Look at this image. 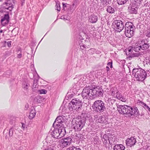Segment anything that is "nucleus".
<instances>
[{
	"label": "nucleus",
	"mask_w": 150,
	"mask_h": 150,
	"mask_svg": "<svg viewBox=\"0 0 150 150\" xmlns=\"http://www.w3.org/2000/svg\"><path fill=\"white\" fill-rule=\"evenodd\" d=\"M9 136H11L13 134V129H11L9 132Z\"/></svg>",
	"instance_id": "nucleus-42"
},
{
	"label": "nucleus",
	"mask_w": 150,
	"mask_h": 150,
	"mask_svg": "<svg viewBox=\"0 0 150 150\" xmlns=\"http://www.w3.org/2000/svg\"><path fill=\"white\" fill-rule=\"evenodd\" d=\"M71 6H72L74 8H75V7H74V6H75L74 4H73L71 5Z\"/></svg>",
	"instance_id": "nucleus-59"
},
{
	"label": "nucleus",
	"mask_w": 150,
	"mask_h": 150,
	"mask_svg": "<svg viewBox=\"0 0 150 150\" xmlns=\"http://www.w3.org/2000/svg\"><path fill=\"white\" fill-rule=\"evenodd\" d=\"M64 116H59L57 117L53 124V127L57 128H60L62 129L64 128L63 123H64Z\"/></svg>",
	"instance_id": "nucleus-8"
},
{
	"label": "nucleus",
	"mask_w": 150,
	"mask_h": 150,
	"mask_svg": "<svg viewBox=\"0 0 150 150\" xmlns=\"http://www.w3.org/2000/svg\"><path fill=\"white\" fill-rule=\"evenodd\" d=\"M81 119L76 118L72 121L73 126L76 131H80L83 128L85 123L86 119L85 117H81Z\"/></svg>",
	"instance_id": "nucleus-3"
},
{
	"label": "nucleus",
	"mask_w": 150,
	"mask_h": 150,
	"mask_svg": "<svg viewBox=\"0 0 150 150\" xmlns=\"http://www.w3.org/2000/svg\"><path fill=\"white\" fill-rule=\"evenodd\" d=\"M116 28L115 30L118 32H120L124 29L125 25L124 23L120 20H115L112 23Z\"/></svg>",
	"instance_id": "nucleus-9"
},
{
	"label": "nucleus",
	"mask_w": 150,
	"mask_h": 150,
	"mask_svg": "<svg viewBox=\"0 0 150 150\" xmlns=\"http://www.w3.org/2000/svg\"><path fill=\"white\" fill-rule=\"evenodd\" d=\"M107 100L109 103H110L112 104H113L115 102V100H113L110 98H108Z\"/></svg>",
	"instance_id": "nucleus-39"
},
{
	"label": "nucleus",
	"mask_w": 150,
	"mask_h": 150,
	"mask_svg": "<svg viewBox=\"0 0 150 150\" xmlns=\"http://www.w3.org/2000/svg\"><path fill=\"white\" fill-rule=\"evenodd\" d=\"M148 60L149 61V65H150V58H148Z\"/></svg>",
	"instance_id": "nucleus-56"
},
{
	"label": "nucleus",
	"mask_w": 150,
	"mask_h": 150,
	"mask_svg": "<svg viewBox=\"0 0 150 150\" xmlns=\"http://www.w3.org/2000/svg\"><path fill=\"white\" fill-rule=\"evenodd\" d=\"M77 150H81L80 148H78Z\"/></svg>",
	"instance_id": "nucleus-62"
},
{
	"label": "nucleus",
	"mask_w": 150,
	"mask_h": 150,
	"mask_svg": "<svg viewBox=\"0 0 150 150\" xmlns=\"http://www.w3.org/2000/svg\"><path fill=\"white\" fill-rule=\"evenodd\" d=\"M132 3H133L134 4H140V3L141 1L140 0H130Z\"/></svg>",
	"instance_id": "nucleus-35"
},
{
	"label": "nucleus",
	"mask_w": 150,
	"mask_h": 150,
	"mask_svg": "<svg viewBox=\"0 0 150 150\" xmlns=\"http://www.w3.org/2000/svg\"><path fill=\"white\" fill-rule=\"evenodd\" d=\"M50 133L51 134L52 136L54 138H60L64 135L65 130L64 128H56L54 130L50 131Z\"/></svg>",
	"instance_id": "nucleus-7"
},
{
	"label": "nucleus",
	"mask_w": 150,
	"mask_h": 150,
	"mask_svg": "<svg viewBox=\"0 0 150 150\" xmlns=\"http://www.w3.org/2000/svg\"><path fill=\"white\" fill-rule=\"evenodd\" d=\"M62 4H63V6H64V7H65L67 8V5H68V4H67L66 3L64 4V3H63Z\"/></svg>",
	"instance_id": "nucleus-51"
},
{
	"label": "nucleus",
	"mask_w": 150,
	"mask_h": 150,
	"mask_svg": "<svg viewBox=\"0 0 150 150\" xmlns=\"http://www.w3.org/2000/svg\"><path fill=\"white\" fill-rule=\"evenodd\" d=\"M133 55L134 57H138L140 55V54L139 52H137L133 53Z\"/></svg>",
	"instance_id": "nucleus-41"
},
{
	"label": "nucleus",
	"mask_w": 150,
	"mask_h": 150,
	"mask_svg": "<svg viewBox=\"0 0 150 150\" xmlns=\"http://www.w3.org/2000/svg\"><path fill=\"white\" fill-rule=\"evenodd\" d=\"M143 107L146 110L148 109L149 107V106H148L146 104H144V105L143 106Z\"/></svg>",
	"instance_id": "nucleus-46"
},
{
	"label": "nucleus",
	"mask_w": 150,
	"mask_h": 150,
	"mask_svg": "<svg viewBox=\"0 0 150 150\" xmlns=\"http://www.w3.org/2000/svg\"><path fill=\"white\" fill-rule=\"evenodd\" d=\"M70 150H77V148L74 146H72L70 147Z\"/></svg>",
	"instance_id": "nucleus-44"
},
{
	"label": "nucleus",
	"mask_w": 150,
	"mask_h": 150,
	"mask_svg": "<svg viewBox=\"0 0 150 150\" xmlns=\"http://www.w3.org/2000/svg\"><path fill=\"white\" fill-rule=\"evenodd\" d=\"M8 1L7 3L5 2L4 3V4H7V5L8 6V4H9L8 7H6L5 8L9 10L10 11H11L12 10L13 8V6L12 4H10L8 2Z\"/></svg>",
	"instance_id": "nucleus-30"
},
{
	"label": "nucleus",
	"mask_w": 150,
	"mask_h": 150,
	"mask_svg": "<svg viewBox=\"0 0 150 150\" xmlns=\"http://www.w3.org/2000/svg\"><path fill=\"white\" fill-rule=\"evenodd\" d=\"M112 63H111V64H110V67L111 68H112Z\"/></svg>",
	"instance_id": "nucleus-57"
},
{
	"label": "nucleus",
	"mask_w": 150,
	"mask_h": 150,
	"mask_svg": "<svg viewBox=\"0 0 150 150\" xmlns=\"http://www.w3.org/2000/svg\"><path fill=\"white\" fill-rule=\"evenodd\" d=\"M101 2L104 6H105L109 4L111 0H101Z\"/></svg>",
	"instance_id": "nucleus-29"
},
{
	"label": "nucleus",
	"mask_w": 150,
	"mask_h": 150,
	"mask_svg": "<svg viewBox=\"0 0 150 150\" xmlns=\"http://www.w3.org/2000/svg\"><path fill=\"white\" fill-rule=\"evenodd\" d=\"M101 4H99L98 3L97 6V8H98V10H100V11H103V7H102L101 6Z\"/></svg>",
	"instance_id": "nucleus-33"
},
{
	"label": "nucleus",
	"mask_w": 150,
	"mask_h": 150,
	"mask_svg": "<svg viewBox=\"0 0 150 150\" xmlns=\"http://www.w3.org/2000/svg\"><path fill=\"white\" fill-rule=\"evenodd\" d=\"M147 110H148L150 112V108L149 107L148 109Z\"/></svg>",
	"instance_id": "nucleus-60"
},
{
	"label": "nucleus",
	"mask_w": 150,
	"mask_h": 150,
	"mask_svg": "<svg viewBox=\"0 0 150 150\" xmlns=\"http://www.w3.org/2000/svg\"><path fill=\"white\" fill-rule=\"evenodd\" d=\"M25 0H21V6H23L25 3Z\"/></svg>",
	"instance_id": "nucleus-49"
},
{
	"label": "nucleus",
	"mask_w": 150,
	"mask_h": 150,
	"mask_svg": "<svg viewBox=\"0 0 150 150\" xmlns=\"http://www.w3.org/2000/svg\"><path fill=\"white\" fill-rule=\"evenodd\" d=\"M114 137L115 138V137ZM110 138H112L111 139L110 141V142H111V143H112V142H111V140L113 141V139H114V141H115V138H113V137H110Z\"/></svg>",
	"instance_id": "nucleus-53"
},
{
	"label": "nucleus",
	"mask_w": 150,
	"mask_h": 150,
	"mask_svg": "<svg viewBox=\"0 0 150 150\" xmlns=\"http://www.w3.org/2000/svg\"><path fill=\"white\" fill-rule=\"evenodd\" d=\"M98 122L102 124H106L108 122L107 120L105 119V117L102 116H100L99 117V118L98 119Z\"/></svg>",
	"instance_id": "nucleus-23"
},
{
	"label": "nucleus",
	"mask_w": 150,
	"mask_h": 150,
	"mask_svg": "<svg viewBox=\"0 0 150 150\" xmlns=\"http://www.w3.org/2000/svg\"><path fill=\"white\" fill-rule=\"evenodd\" d=\"M22 128H23V129H24L25 128V125L23 123H22Z\"/></svg>",
	"instance_id": "nucleus-52"
},
{
	"label": "nucleus",
	"mask_w": 150,
	"mask_h": 150,
	"mask_svg": "<svg viewBox=\"0 0 150 150\" xmlns=\"http://www.w3.org/2000/svg\"><path fill=\"white\" fill-rule=\"evenodd\" d=\"M7 44L8 46V47H10L11 45V42L8 41V42H7Z\"/></svg>",
	"instance_id": "nucleus-50"
},
{
	"label": "nucleus",
	"mask_w": 150,
	"mask_h": 150,
	"mask_svg": "<svg viewBox=\"0 0 150 150\" xmlns=\"http://www.w3.org/2000/svg\"><path fill=\"white\" fill-rule=\"evenodd\" d=\"M56 9L59 11L60 10V4L59 3H57L56 5Z\"/></svg>",
	"instance_id": "nucleus-37"
},
{
	"label": "nucleus",
	"mask_w": 150,
	"mask_h": 150,
	"mask_svg": "<svg viewBox=\"0 0 150 150\" xmlns=\"http://www.w3.org/2000/svg\"><path fill=\"white\" fill-rule=\"evenodd\" d=\"M36 115V112L35 109L31 110L30 112L28 118L29 119L31 120Z\"/></svg>",
	"instance_id": "nucleus-25"
},
{
	"label": "nucleus",
	"mask_w": 150,
	"mask_h": 150,
	"mask_svg": "<svg viewBox=\"0 0 150 150\" xmlns=\"http://www.w3.org/2000/svg\"><path fill=\"white\" fill-rule=\"evenodd\" d=\"M84 114L85 115L86 114V113H84Z\"/></svg>",
	"instance_id": "nucleus-64"
},
{
	"label": "nucleus",
	"mask_w": 150,
	"mask_h": 150,
	"mask_svg": "<svg viewBox=\"0 0 150 150\" xmlns=\"http://www.w3.org/2000/svg\"><path fill=\"white\" fill-rule=\"evenodd\" d=\"M139 105H141L143 107V106L144 105L145 103H144L142 101H140L138 103Z\"/></svg>",
	"instance_id": "nucleus-45"
},
{
	"label": "nucleus",
	"mask_w": 150,
	"mask_h": 150,
	"mask_svg": "<svg viewBox=\"0 0 150 150\" xmlns=\"http://www.w3.org/2000/svg\"><path fill=\"white\" fill-rule=\"evenodd\" d=\"M39 92L41 94H45L47 93V91L44 89H42L39 91Z\"/></svg>",
	"instance_id": "nucleus-36"
},
{
	"label": "nucleus",
	"mask_w": 150,
	"mask_h": 150,
	"mask_svg": "<svg viewBox=\"0 0 150 150\" xmlns=\"http://www.w3.org/2000/svg\"><path fill=\"white\" fill-rule=\"evenodd\" d=\"M125 147L122 144H116L113 147L114 150H125Z\"/></svg>",
	"instance_id": "nucleus-21"
},
{
	"label": "nucleus",
	"mask_w": 150,
	"mask_h": 150,
	"mask_svg": "<svg viewBox=\"0 0 150 150\" xmlns=\"http://www.w3.org/2000/svg\"><path fill=\"white\" fill-rule=\"evenodd\" d=\"M112 138H109L108 136L106 134L103 135L102 138V141L105 145H106L108 143V141L110 144H112L110 142V140Z\"/></svg>",
	"instance_id": "nucleus-18"
},
{
	"label": "nucleus",
	"mask_w": 150,
	"mask_h": 150,
	"mask_svg": "<svg viewBox=\"0 0 150 150\" xmlns=\"http://www.w3.org/2000/svg\"><path fill=\"white\" fill-rule=\"evenodd\" d=\"M125 109L126 110V111H127V114H129V113L130 112V109L131 108V107L129 106L128 105H125Z\"/></svg>",
	"instance_id": "nucleus-32"
},
{
	"label": "nucleus",
	"mask_w": 150,
	"mask_h": 150,
	"mask_svg": "<svg viewBox=\"0 0 150 150\" xmlns=\"http://www.w3.org/2000/svg\"><path fill=\"white\" fill-rule=\"evenodd\" d=\"M29 84L26 82H23V88L25 90H27L29 87Z\"/></svg>",
	"instance_id": "nucleus-28"
},
{
	"label": "nucleus",
	"mask_w": 150,
	"mask_h": 150,
	"mask_svg": "<svg viewBox=\"0 0 150 150\" xmlns=\"http://www.w3.org/2000/svg\"><path fill=\"white\" fill-rule=\"evenodd\" d=\"M128 1V0H117V3L119 5L124 4Z\"/></svg>",
	"instance_id": "nucleus-31"
},
{
	"label": "nucleus",
	"mask_w": 150,
	"mask_h": 150,
	"mask_svg": "<svg viewBox=\"0 0 150 150\" xmlns=\"http://www.w3.org/2000/svg\"><path fill=\"white\" fill-rule=\"evenodd\" d=\"M3 32V30H0V33H2Z\"/></svg>",
	"instance_id": "nucleus-61"
},
{
	"label": "nucleus",
	"mask_w": 150,
	"mask_h": 150,
	"mask_svg": "<svg viewBox=\"0 0 150 150\" xmlns=\"http://www.w3.org/2000/svg\"><path fill=\"white\" fill-rule=\"evenodd\" d=\"M129 115L131 116L133 115L137 116L139 115V111L137 108L136 107L133 108L131 107Z\"/></svg>",
	"instance_id": "nucleus-16"
},
{
	"label": "nucleus",
	"mask_w": 150,
	"mask_h": 150,
	"mask_svg": "<svg viewBox=\"0 0 150 150\" xmlns=\"http://www.w3.org/2000/svg\"><path fill=\"white\" fill-rule=\"evenodd\" d=\"M125 105H120L117 106V109L119 113L123 115L126 114L127 112L125 109Z\"/></svg>",
	"instance_id": "nucleus-19"
},
{
	"label": "nucleus",
	"mask_w": 150,
	"mask_h": 150,
	"mask_svg": "<svg viewBox=\"0 0 150 150\" xmlns=\"http://www.w3.org/2000/svg\"><path fill=\"white\" fill-rule=\"evenodd\" d=\"M115 9V8L114 6H108L107 7L106 11L109 13H114Z\"/></svg>",
	"instance_id": "nucleus-24"
},
{
	"label": "nucleus",
	"mask_w": 150,
	"mask_h": 150,
	"mask_svg": "<svg viewBox=\"0 0 150 150\" xmlns=\"http://www.w3.org/2000/svg\"><path fill=\"white\" fill-rule=\"evenodd\" d=\"M112 93L113 95L115 94L116 93H117L116 97L117 98L118 100H120L122 97V95L119 93H118L117 92L112 91Z\"/></svg>",
	"instance_id": "nucleus-27"
},
{
	"label": "nucleus",
	"mask_w": 150,
	"mask_h": 150,
	"mask_svg": "<svg viewBox=\"0 0 150 150\" xmlns=\"http://www.w3.org/2000/svg\"><path fill=\"white\" fill-rule=\"evenodd\" d=\"M92 93L93 97L95 98V96L100 97L103 95V91L102 89L98 88L97 87L92 88Z\"/></svg>",
	"instance_id": "nucleus-12"
},
{
	"label": "nucleus",
	"mask_w": 150,
	"mask_h": 150,
	"mask_svg": "<svg viewBox=\"0 0 150 150\" xmlns=\"http://www.w3.org/2000/svg\"><path fill=\"white\" fill-rule=\"evenodd\" d=\"M67 8L68 10H70L74 9V8L72 6L68 4L67 5Z\"/></svg>",
	"instance_id": "nucleus-38"
},
{
	"label": "nucleus",
	"mask_w": 150,
	"mask_h": 150,
	"mask_svg": "<svg viewBox=\"0 0 150 150\" xmlns=\"http://www.w3.org/2000/svg\"><path fill=\"white\" fill-rule=\"evenodd\" d=\"M2 0H0V1H2Z\"/></svg>",
	"instance_id": "nucleus-63"
},
{
	"label": "nucleus",
	"mask_w": 150,
	"mask_h": 150,
	"mask_svg": "<svg viewBox=\"0 0 150 150\" xmlns=\"http://www.w3.org/2000/svg\"><path fill=\"white\" fill-rule=\"evenodd\" d=\"M138 43L140 45L142 49L143 50L148 49L150 46L149 41L146 39L139 40L138 41Z\"/></svg>",
	"instance_id": "nucleus-11"
},
{
	"label": "nucleus",
	"mask_w": 150,
	"mask_h": 150,
	"mask_svg": "<svg viewBox=\"0 0 150 150\" xmlns=\"http://www.w3.org/2000/svg\"><path fill=\"white\" fill-rule=\"evenodd\" d=\"M137 8L133 4L128 7V11L131 13L136 14L137 13Z\"/></svg>",
	"instance_id": "nucleus-17"
},
{
	"label": "nucleus",
	"mask_w": 150,
	"mask_h": 150,
	"mask_svg": "<svg viewBox=\"0 0 150 150\" xmlns=\"http://www.w3.org/2000/svg\"><path fill=\"white\" fill-rule=\"evenodd\" d=\"M146 36L150 37V32H147V33L146 34Z\"/></svg>",
	"instance_id": "nucleus-47"
},
{
	"label": "nucleus",
	"mask_w": 150,
	"mask_h": 150,
	"mask_svg": "<svg viewBox=\"0 0 150 150\" xmlns=\"http://www.w3.org/2000/svg\"><path fill=\"white\" fill-rule=\"evenodd\" d=\"M132 47H133L132 46V47H129V48H128V50L129 52V54H130V53H129L130 52V53H131V51L134 50H132Z\"/></svg>",
	"instance_id": "nucleus-43"
},
{
	"label": "nucleus",
	"mask_w": 150,
	"mask_h": 150,
	"mask_svg": "<svg viewBox=\"0 0 150 150\" xmlns=\"http://www.w3.org/2000/svg\"><path fill=\"white\" fill-rule=\"evenodd\" d=\"M93 110L95 112L100 113L103 112L105 109L104 103L101 100L95 101L92 106Z\"/></svg>",
	"instance_id": "nucleus-6"
},
{
	"label": "nucleus",
	"mask_w": 150,
	"mask_h": 150,
	"mask_svg": "<svg viewBox=\"0 0 150 150\" xmlns=\"http://www.w3.org/2000/svg\"><path fill=\"white\" fill-rule=\"evenodd\" d=\"M9 21V16L8 14H5L3 17H2L1 22L3 26L7 24Z\"/></svg>",
	"instance_id": "nucleus-14"
},
{
	"label": "nucleus",
	"mask_w": 150,
	"mask_h": 150,
	"mask_svg": "<svg viewBox=\"0 0 150 150\" xmlns=\"http://www.w3.org/2000/svg\"><path fill=\"white\" fill-rule=\"evenodd\" d=\"M18 57L20 58L22 57V54L21 53V49L19 48L17 51Z\"/></svg>",
	"instance_id": "nucleus-34"
},
{
	"label": "nucleus",
	"mask_w": 150,
	"mask_h": 150,
	"mask_svg": "<svg viewBox=\"0 0 150 150\" xmlns=\"http://www.w3.org/2000/svg\"><path fill=\"white\" fill-rule=\"evenodd\" d=\"M146 64L147 65H149V61L148 60V61L146 62Z\"/></svg>",
	"instance_id": "nucleus-58"
},
{
	"label": "nucleus",
	"mask_w": 150,
	"mask_h": 150,
	"mask_svg": "<svg viewBox=\"0 0 150 150\" xmlns=\"http://www.w3.org/2000/svg\"><path fill=\"white\" fill-rule=\"evenodd\" d=\"M138 43V41L136 43L134 47H132V50H133L135 52H139L142 49L140 45Z\"/></svg>",
	"instance_id": "nucleus-22"
},
{
	"label": "nucleus",
	"mask_w": 150,
	"mask_h": 150,
	"mask_svg": "<svg viewBox=\"0 0 150 150\" xmlns=\"http://www.w3.org/2000/svg\"><path fill=\"white\" fill-rule=\"evenodd\" d=\"M135 30V27L132 23L128 22L125 24V33L126 37L130 38L133 36Z\"/></svg>",
	"instance_id": "nucleus-5"
},
{
	"label": "nucleus",
	"mask_w": 150,
	"mask_h": 150,
	"mask_svg": "<svg viewBox=\"0 0 150 150\" xmlns=\"http://www.w3.org/2000/svg\"><path fill=\"white\" fill-rule=\"evenodd\" d=\"M86 40L83 41V39L81 41L79 44L81 49L83 50L85 48H88L90 45V41L89 39H86Z\"/></svg>",
	"instance_id": "nucleus-13"
},
{
	"label": "nucleus",
	"mask_w": 150,
	"mask_h": 150,
	"mask_svg": "<svg viewBox=\"0 0 150 150\" xmlns=\"http://www.w3.org/2000/svg\"><path fill=\"white\" fill-rule=\"evenodd\" d=\"M43 100V98L40 96H38L34 98V101L35 102L40 103Z\"/></svg>",
	"instance_id": "nucleus-26"
},
{
	"label": "nucleus",
	"mask_w": 150,
	"mask_h": 150,
	"mask_svg": "<svg viewBox=\"0 0 150 150\" xmlns=\"http://www.w3.org/2000/svg\"><path fill=\"white\" fill-rule=\"evenodd\" d=\"M37 80H34L33 83V87L34 88H36L37 85Z\"/></svg>",
	"instance_id": "nucleus-40"
},
{
	"label": "nucleus",
	"mask_w": 150,
	"mask_h": 150,
	"mask_svg": "<svg viewBox=\"0 0 150 150\" xmlns=\"http://www.w3.org/2000/svg\"><path fill=\"white\" fill-rule=\"evenodd\" d=\"M126 142L127 146L131 147L134 145L136 142V141L135 138L133 137H132L130 138L127 139Z\"/></svg>",
	"instance_id": "nucleus-15"
},
{
	"label": "nucleus",
	"mask_w": 150,
	"mask_h": 150,
	"mask_svg": "<svg viewBox=\"0 0 150 150\" xmlns=\"http://www.w3.org/2000/svg\"><path fill=\"white\" fill-rule=\"evenodd\" d=\"M72 142V139L71 137H68L61 139L60 141V143L63 147H67L71 144Z\"/></svg>",
	"instance_id": "nucleus-10"
},
{
	"label": "nucleus",
	"mask_w": 150,
	"mask_h": 150,
	"mask_svg": "<svg viewBox=\"0 0 150 150\" xmlns=\"http://www.w3.org/2000/svg\"><path fill=\"white\" fill-rule=\"evenodd\" d=\"M132 75L137 81H142L146 78L147 74L141 68L134 69L132 71Z\"/></svg>",
	"instance_id": "nucleus-2"
},
{
	"label": "nucleus",
	"mask_w": 150,
	"mask_h": 150,
	"mask_svg": "<svg viewBox=\"0 0 150 150\" xmlns=\"http://www.w3.org/2000/svg\"><path fill=\"white\" fill-rule=\"evenodd\" d=\"M98 19L97 16L93 14L89 16V21L92 23H96L98 20Z\"/></svg>",
	"instance_id": "nucleus-20"
},
{
	"label": "nucleus",
	"mask_w": 150,
	"mask_h": 150,
	"mask_svg": "<svg viewBox=\"0 0 150 150\" xmlns=\"http://www.w3.org/2000/svg\"><path fill=\"white\" fill-rule=\"evenodd\" d=\"M120 100L122 102H125L126 101L125 98H124L123 97H122V98Z\"/></svg>",
	"instance_id": "nucleus-48"
},
{
	"label": "nucleus",
	"mask_w": 150,
	"mask_h": 150,
	"mask_svg": "<svg viewBox=\"0 0 150 150\" xmlns=\"http://www.w3.org/2000/svg\"><path fill=\"white\" fill-rule=\"evenodd\" d=\"M81 96L84 100L83 103L85 104H87L86 102H85V100H87L88 102V100L94 98L93 96L92 88L89 86L86 87L83 89L81 93Z\"/></svg>",
	"instance_id": "nucleus-4"
},
{
	"label": "nucleus",
	"mask_w": 150,
	"mask_h": 150,
	"mask_svg": "<svg viewBox=\"0 0 150 150\" xmlns=\"http://www.w3.org/2000/svg\"><path fill=\"white\" fill-rule=\"evenodd\" d=\"M82 104L83 103L79 99H73L69 103V109L71 111L75 110L77 111H79L82 109Z\"/></svg>",
	"instance_id": "nucleus-1"
},
{
	"label": "nucleus",
	"mask_w": 150,
	"mask_h": 150,
	"mask_svg": "<svg viewBox=\"0 0 150 150\" xmlns=\"http://www.w3.org/2000/svg\"><path fill=\"white\" fill-rule=\"evenodd\" d=\"M106 70H107V71H108L109 70L110 68L108 67L107 66L106 67Z\"/></svg>",
	"instance_id": "nucleus-55"
},
{
	"label": "nucleus",
	"mask_w": 150,
	"mask_h": 150,
	"mask_svg": "<svg viewBox=\"0 0 150 150\" xmlns=\"http://www.w3.org/2000/svg\"><path fill=\"white\" fill-rule=\"evenodd\" d=\"M112 62H109L107 64V65L108 66H110V64H111V63H112Z\"/></svg>",
	"instance_id": "nucleus-54"
}]
</instances>
